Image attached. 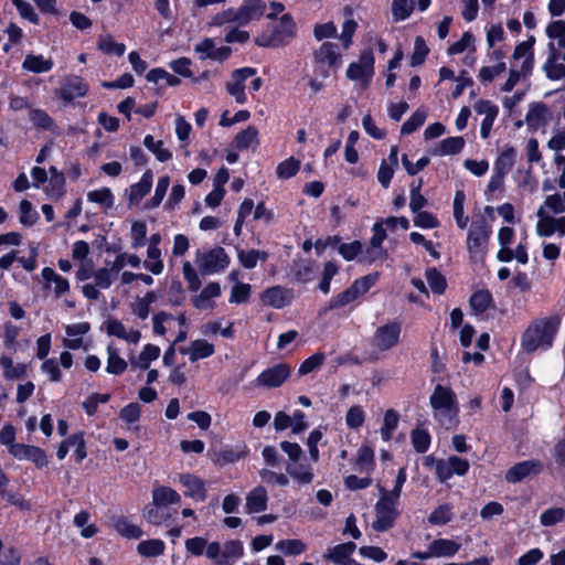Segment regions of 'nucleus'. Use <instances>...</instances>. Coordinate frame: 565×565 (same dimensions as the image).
Listing matches in <instances>:
<instances>
[{"instance_id": "nucleus-6", "label": "nucleus", "mask_w": 565, "mask_h": 565, "mask_svg": "<svg viewBox=\"0 0 565 565\" xmlns=\"http://www.w3.org/2000/svg\"><path fill=\"white\" fill-rule=\"evenodd\" d=\"M377 278L379 274L373 273L356 279L348 289L330 300L326 311L342 308L353 302L360 296L367 292L370 288L377 281Z\"/></svg>"}, {"instance_id": "nucleus-48", "label": "nucleus", "mask_w": 565, "mask_h": 565, "mask_svg": "<svg viewBox=\"0 0 565 565\" xmlns=\"http://www.w3.org/2000/svg\"><path fill=\"white\" fill-rule=\"evenodd\" d=\"M143 267L154 275H160L163 271V262L161 259L160 248L148 247L147 259L143 262Z\"/></svg>"}, {"instance_id": "nucleus-7", "label": "nucleus", "mask_w": 565, "mask_h": 565, "mask_svg": "<svg viewBox=\"0 0 565 565\" xmlns=\"http://www.w3.org/2000/svg\"><path fill=\"white\" fill-rule=\"evenodd\" d=\"M402 324L397 321H390L376 328L371 343L380 352H387L397 347L401 341Z\"/></svg>"}, {"instance_id": "nucleus-60", "label": "nucleus", "mask_w": 565, "mask_h": 565, "mask_svg": "<svg viewBox=\"0 0 565 565\" xmlns=\"http://www.w3.org/2000/svg\"><path fill=\"white\" fill-rule=\"evenodd\" d=\"M565 519V508L554 507L545 510L541 516L540 522L543 526H553Z\"/></svg>"}, {"instance_id": "nucleus-14", "label": "nucleus", "mask_w": 565, "mask_h": 565, "mask_svg": "<svg viewBox=\"0 0 565 565\" xmlns=\"http://www.w3.org/2000/svg\"><path fill=\"white\" fill-rule=\"evenodd\" d=\"M255 73L256 70L252 67L238 68L232 73L231 81L226 83V90L235 98L236 103H246L245 82Z\"/></svg>"}, {"instance_id": "nucleus-38", "label": "nucleus", "mask_w": 565, "mask_h": 565, "mask_svg": "<svg viewBox=\"0 0 565 565\" xmlns=\"http://www.w3.org/2000/svg\"><path fill=\"white\" fill-rule=\"evenodd\" d=\"M23 68L32 73L49 72L53 67L51 58H44L42 55L28 54L22 64Z\"/></svg>"}, {"instance_id": "nucleus-40", "label": "nucleus", "mask_w": 565, "mask_h": 565, "mask_svg": "<svg viewBox=\"0 0 565 565\" xmlns=\"http://www.w3.org/2000/svg\"><path fill=\"white\" fill-rule=\"evenodd\" d=\"M430 546L435 557L454 556L460 550L459 543L447 539L435 540L430 543Z\"/></svg>"}, {"instance_id": "nucleus-36", "label": "nucleus", "mask_w": 565, "mask_h": 565, "mask_svg": "<svg viewBox=\"0 0 565 565\" xmlns=\"http://www.w3.org/2000/svg\"><path fill=\"white\" fill-rule=\"evenodd\" d=\"M128 367V363L120 358L118 350L109 344L107 347V365L106 372L109 374H122Z\"/></svg>"}, {"instance_id": "nucleus-1", "label": "nucleus", "mask_w": 565, "mask_h": 565, "mask_svg": "<svg viewBox=\"0 0 565 565\" xmlns=\"http://www.w3.org/2000/svg\"><path fill=\"white\" fill-rule=\"evenodd\" d=\"M557 328L558 320L556 318H543L534 321L529 326L522 337V348L526 352L550 348Z\"/></svg>"}, {"instance_id": "nucleus-16", "label": "nucleus", "mask_w": 565, "mask_h": 565, "mask_svg": "<svg viewBox=\"0 0 565 565\" xmlns=\"http://www.w3.org/2000/svg\"><path fill=\"white\" fill-rule=\"evenodd\" d=\"M543 469V465L539 460H525L511 467L505 473V480L516 483L527 477L539 475Z\"/></svg>"}, {"instance_id": "nucleus-25", "label": "nucleus", "mask_w": 565, "mask_h": 565, "mask_svg": "<svg viewBox=\"0 0 565 565\" xmlns=\"http://www.w3.org/2000/svg\"><path fill=\"white\" fill-rule=\"evenodd\" d=\"M215 352L214 345L204 339L192 341L188 348L181 349V353L188 354L191 362L206 359Z\"/></svg>"}, {"instance_id": "nucleus-26", "label": "nucleus", "mask_w": 565, "mask_h": 565, "mask_svg": "<svg viewBox=\"0 0 565 565\" xmlns=\"http://www.w3.org/2000/svg\"><path fill=\"white\" fill-rule=\"evenodd\" d=\"M42 277L46 287H52L55 297H61L70 290V282L66 278L58 275L53 268L45 267L42 269Z\"/></svg>"}, {"instance_id": "nucleus-59", "label": "nucleus", "mask_w": 565, "mask_h": 565, "mask_svg": "<svg viewBox=\"0 0 565 565\" xmlns=\"http://www.w3.org/2000/svg\"><path fill=\"white\" fill-rule=\"evenodd\" d=\"M470 49L472 52L476 51L475 36L470 32H463L460 40L451 44L448 49L449 55L460 54L463 51Z\"/></svg>"}, {"instance_id": "nucleus-53", "label": "nucleus", "mask_w": 565, "mask_h": 565, "mask_svg": "<svg viewBox=\"0 0 565 565\" xmlns=\"http://www.w3.org/2000/svg\"><path fill=\"white\" fill-rule=\"evenodd\" d=\"M275 548L286 555H300L306 551L307 546L301 540L294 539L279 541Z\"/></svg>"}, {"instance_id": "nucleus-11", "label": "nucleus", "mask_w": 565, "mask_h": 565, "mask_svg": "<svg viewBox=\"0 0 565 565\" xmlns=\"http://www.w3.org/2000/svg\"><path fill=\"white\" fill-rule=\"evenodd\" d=\"M291 374V367L287 363H278L264 370L255 380L254 384L264 388H276L281 386Z\"/></svg>"}, {"instance_id": "nucleus-9", "label": "nucleus", "mask_w": 565, "mask_h": 565, "mask_svg": "<svg viewBox=\"0 0 565 565\" xmlns=\"http://www.w3.org/2000/svg\"><path fill=\"white\" fill-rule=\"evenodd\" d=\"M374 74V54L366 50L361 53L358 62H353L347 70V76L351 81L360 82L362 88H366Z\"/></svg>"}, {"instance_id": "nucleus-34", "label": "nucleus", "mask_w": 565, "mask_h": 565, "mask_svg": "<svg viewBox=\"0 0 565 565\" xmlns=\"http://www.w3.org/2000/svg\"><path fill=\"white\" fill-rule=\"evenodd\" d=\"M537 223L535 232L541 237H550L555 233L554 222L555 216H552L543 207H539L536 211Z\"/></svg>"}, {"instance_id": "nucleus-23", "label": "nucleus", "mask_w": 565, "mask_h": 565, "mask_svg": "<svg viewBox=\"0 0 565 565\" xmlns=\"http://www.w3.org/2000/svg\"><path fill=\"white\" fill-rule=\"evenodd\" d=\"M221 296V286L217 282H209L202 291L194 296L192 303L196 309L206 310L214 308V299Z\"/></svg>"}, {"instance_id": "nucleus-2", "label": "nucleus", "mask_w": 565, "mask_h": 565, "mask_svg": "<svg viewBox=\"0 0 565 565\" xmlns=\"http://www.w3.org/2000/svg\"><path fill=\"white\" fill-rule=\"evenodd\" d=\"M434 417L446 428L456 424L459 412L457 397L454 391L440 384L436 385L429 397Z\"/></svg>"}, {"instance_id": "nucleus-10", "label": "nucleus", "mask_w": 565, "mask_h": 565, "mask_svg": "<svg viewBox=\"0 0 565 565\" xmlns=\"http://www.w3.org/2000/svg\"><path fill=\"white\" fill-rule=\"evenodd\" d=\"M315 67L323 75H329V70L341 63L339 45L332 42H324L315 51Z\"/></svg>"}, {"instance_id": "nucleus-43", "label": "nucleus", "mask_w": 565, "mask_h": 565, "mask_svg": "<svg viewBox=\"0 0 565 565\" xmlns=\"http://www.w3.org/2000/svg\"><path fill=\"white\" fill-rule=\"evenodd\" d=\"M0 365L3 369V376L7 380H18L25 375L26 366L23 363L14 364L10 356H1Z\"/></svg>"}, {"instance_id": "nucleus-24", "label": "nucleus", "mask_w": 565, "mask_h": 565, "mask_svg": "<svg viewBox=\"0 0 565 565\" xmlns=\"http://www.w3.org/2000/svg\"><path fill=\"white\" fill-rule=\"evenodd\" d=\"M106 329L109 335L117 337L128 343L137 344L141 338V333L135 329H127L122 322L117 319H109L106 322Z\"/></svg>"}, {"instance_id": "nucleus-55", "label": "nucleus", "mask_w": 565, "mask_h": 565, "mask_svg": "<svg viewBox=\"0 0 565 565\" xmlns=\"http://www.w3.org/2000/svg\"><path fill=\"white\" fill-rule=\"evenodd\" d=\"M505 71V63H494L493 65L482 66L479 71L478 78L482 84H488Z\"/></svg>"}, {"instance_id": "nucleus-21", "label": "nucleus", "mask_w": 565, "mask_h": 565, "mask_svg": "<svg viewBox=\"0 0 565 565\" xmlns=\"http://www.w3.org/2000/svg\"><path fill=\"white\" fill-rule=\"evenodd\" d=\"M266 11V3L263 0H244L236 9L238 25H246L253 20L260 19Z\"/></svg>"}, {"instance_id": "nucleus-33", "label": "nucleus", "mask_w": 565, "mask_h": 565, "mask_svg": "<svg viewBox=\"0 0 565 565\" xmlns=\"http://www.w3.org/2000/svg\"><path fill=\"white\" fill-rule=\"evenodd\" d=\"M113 526L120 535L127 539H139L143 534L142 530L126 516L115 518Z\"/></svg>"}, {"instance_id": "nucleus-19", "label": "nucleus", "mask_w": 565, "mask_h": 565, "mask_svg": "<svg viewBox=\"0 0 565 565\" xmlns=\"http://www.w3.org/2000/svg\"><path fill=\"white\" fill-rule=\"evenodd\" d=\"M9 452L20 460L26 459L34 462L35 466L39 468L45 467L47 465V458L45 452L40 447L36 446L23 444L11 445V447L9 448Z\"/></svg>"}, {"instance_id": "nucleus-58", "label": "nucleus", "mask_w": 565, "mask_h": 565, "mask_svg": "<svg viewBox=\"0 0 565 565\" xmlns=\"http://www.w3.org/2000/svg\"><path fill=\"white\" fill-rule=\"evenodd\" d=\"M29 118L40 129H51L54 125V120L43 109L30 108Z\"/></svg>"}, {"instance_id": "nucleus-45", "label": "nucleus", "mask_w": 565, "mask_h": 565, "mask_svg": "<svg viewBox=\"0 0 565 565\" xmlns=\"http://www.w3.org/2000/svg\"><path fill=\"white\" fill-rule=\"evenodd\" d=\"M137 551L145 557H156L164 552V542L158 539L142 541L137 545Z\"/></svg>"}, {"instance_id": "nucleus-27", "label": "nucleus", "mask_w": 565, "mask_h": 565, "mask_svg": "<svg viewBox=\"0 0 565 565\" xmlns=\"http://www.w3.org/2000/svg\"><path fill=\"white\" fill-rule=\"evenodd\" d=\"M268 495L264 487L258 486L254 488L246 495V511L247 513H259L267 509Z\"/></svg>"}, {"instance_id": "nucleus-20", "label": "nucleus", "mask_w": 565, "mask_h": 565, "mask_svg": "<svg viewBox=\"0 0 565 565\" xmlns=\"http://www.w3.org/2000/svg\"><path fill=\"white\" fill-rule=\"evenodd\" d=\"M292 298V290L281 286L267 288L260 296V300L264 305L276 309L286 307L291 302Z\"/></svg>"}, {"instance_id": "nucleus-63", "label": "nucleus", "mask_w": 565, "mask_h": 565, "mask_svg": "<svg viewBox=\"0 0 565 565\" xmlns=\"http://www.w3.org/2000/svg\"><path fill=\"white\" fill-rule=\"evenodd\" d=\"M326 361V354L323 352H317L306 359L299 366V375H307L310 372L319 369Z\"/></svg>"}, {"instance_id": "nucleus-51", "label": "nucleus", "mask_w": 565, "mask_h": 565, "mask_svg": "<svg viewBox=\"0 0 565 565\" xmlns=\"http://www.w3.org/2000/svg\"><path fill=\"white\" fill-rule=\"evenodd\" d=\"M244 554L243 543L238 540L227 541L222 548V559L218 564H223L228 559H238Z\"/></svg>"}, {"instance_id": "nucleus-57", "label": "nucleus", "mask_w": 565, "mask_h": 565, "mask_svg": "<svg viewBox=\"0 0 565 565\" xmlns=\"http://www.w3.org/2000/svg\"><path fill=\"white\" fill-rule=\"evenodd\" d=\"M452 519V508L450 504H441L436 508L428 516V522L433 525H444Z\"/></svg>"}, {"instance_id": "nucleus-50", "label": "nucleus", "mask_w": 565, "mask_h": 565, "mask_svg": "<svg viewBox=\"0 0 565 565\" xmlns=\"http://www.w3.org/2000/svg\"><path fill=\"white\" fill-rule=\"evenodd\" d=\"M87 200L99 204L105 210L110 209L114 205V195L108 188H102L88 192Z\"/></svg>"}, {"instance_id": "nucleus-39", "label": "nucleus", "mask_w": 565, "mask_h": 565, "mask_svg": "<svg viewBox=\"0 0 565 565\" xmlns=\"http://www.w3.org/2000/svg\"><path fill=\"white\" fill-rule=\"evenodd\" d=\"M286 471L299 484H309L313 480L311 468L302 463H287Z\"/></svg>"}, {"instance_id": "nucleus-30", "label": "nucleus", "mask_w": 565, "mask_h": 565, "mask_svg": "<svg viewBox=\"0 0 565 565\" xmlns=\"http://www.w3.org/2000/svg\"><path fill=\"white\" fill-rule=\"evenodd\" d=\"M258 130L254 126H248L246 129L238 132L233 140L234 148L238 150H255L258 147Z\"/></svg>"}, {"instance_id": "nucleus-29", "label": "nucleus", "mask_w": 565, "mask_h": 565, "mask_svg": "<svg viewBox=\"0 0 565 565\" xmlns=\"http://www.w3.org/2000/svg\"><path fill=\"white\" fill-rule=\"evenodd\" d=\"M153 174L150 170H147L140 181L135 183L129 189V203L138 204L150 191L152 186Z\"/></svg>"}, {"instance_id": "nucleus-52", "label": "nucleus", "mask_w": 565, "mask_h": 565, "mask_svg": "<svg viewBox=\"0 0 565 565\" xmlns=\"http://www.w3.org/2000/svg\"><path fill=\"white\" fill-rule=\"evenodd\" d=\"M465 193L462 191H457L454 199V217L456 220L457 226L461 230L466 228L469 222V217L465 215L463 212V203H465Z\"/></svg>"}, {"instance_id": "nucleus-32", "label": "nucleus", "mask_w": 565, "mask_h": 565, "mask_svg": "<svg viewBox=\"0 0 565 565\" xmlns=\"http://www.w3.org/2000/svg\"><path fill=\"white\" fill-rule=\"evenodd\" d=\"M559 60L563 61V55L548 53L547 60L543 65V71L545 72L547 78L552 81H559L565 78V64L559 63Z\"/></svg>"}, {"instance_id": "nucleus-42", "label": "nucleus", "mask_w": 565, "mask_h": 565, "mask_svg": "<svg viewBox=\"0 0 565 565\" xmlns=\"http://www.w3.org/2000/svg\"><path fill=\"white\" fill-rule=\"evenodd\" d=\"M118 270L115 269L113 263H107V267L99 268L93 273L96 286L107 289L111 286L113 281L117 278Z\"/></svg>"}, {"instance_id": "nucleus-12", "label": "nucleus", "mask_w": 565, "mask_h": 565, "mask_svg": "<svg viewBox=\"0 0 565 565\" xmlns=\"http://www.w3.org/2000/svg\"><path fill=\"white\" fill-rule=\"evenodd\" d=\"M535 38L530 36L526 41L519 43L512 54L511 65L520 68L522 73L532 74L534 67V51L533 45Z\"/></svg>"}, {"instance_id": "nucleus-47", "label": "nucleus", "mask_w": 565, "mask_h": 565, "mask_svg": "<svg viewBox=\"0 0 565 565\" xmlns=\"http://www.w3.org/2000/svg\"><path fill=\"white\" fill-rule=\"evenodd\" d=\"M399 414L394 409H387L384 414L383 426L381 428V436L385 441H388L395 429L397 428Z\"/></svg>"}, {"instance_id": "nucleus-54", "label": "nucleus", "mask_w": 565, "mask_h": 565, "mask_svg": "<svg viewBox=\"0 0 565 565\" xmlns=\"http://www.w3.org/2000/svg\"><path fill=\"white\" fill-rule=\"evenodd\" d=\"M344 13L349 17L343 25L342 33L340 35V40L342 41L343 47L348 49L352 42V35L355 32L358 23L351 18L352 9L350 7L344 8Z\"/></svg>"}, {"instance_id": "nucleus-61", "label": "nucleus", "mask_w": 565, "mask_h": 565, "mask_svg": "<svg viewBox=\"0 0 565 565\" xmlns=\"http://www.w3.org/2000/svg\"><path fill=\"white\" fill-rule=\"evenodd\" d=\"M300 168V161L290 157L277 166L276 174L279 179H290Z\"/></svg>"}, {"instance_id": "nucleus-18", "label": "nucleus", "mask_w": 565, "mask_h": 565, "mask_svg": "<svg viewBox=\"0 0 565 565\" xmlns=\"http://www.w3.org/2000/svg\"><path fill=\"white\" fill-rule=\"evenodd\" d=\"M546 34L550 38L548 53L563 55L565 63V21L556 20L551 22L546 28Z\"/></svg>"}, {"instance_id": "nucleus-28", "label": "nucleus", "mask_w": 565, "mask_h": 565, "mask_svg": "<svg viewBox=\"0 0 565 565\" xmlns=\"http://www.w3.org/2000/svg\"><path fill=\"white\" fill-rule=\"evenodd\" d=\"M179 480L186 488L185 495L196 501H204L206 499L204 482L200 478L192 475H181Z\"/></svg>"}, {"instance_id": "nucleus-56", "label": "nucleus", "mask_w": 565, "mask_h": 565, "mask_svg": "<svg viewBox=\"0 0 565 565\" xmlns=\"http://www.w3.org/2000/svg\"><path fill=\"white\" fill-rule=\"evenodd\" d=\"M492 302V296L489 290H478L470 298V306L477 312H484Z\"/></svg>"}, {"instance_id": "nucleus-49", "label": "nucleus", "mask_w": 565, "mask_h": 565, "mask_svg": "<svg viewBox=\"0 0 565 565\" xmlns=\"http://www.w3.org/2000/svg\"><path fill=\"white\" fill-rule=\"evenodd\" d=\"M98 49L106 54H114L117 56L124 55L126 51L125 44L116 42L110 34H106L99 38Z\"/></svg>"}, {"instance_id": "nucleus-62", "label": "nucleus", "mask_w": 565, "mask_h": 565, "mask_svg": "<svg viewBox=\"0 0 565 565\" xmlns=\"http://www.w3.org/2000/svg\"><path fill=\"white\" fill-rule=\"evenodd\" d=\"M146 520L154 525H160L169 519V513L164 511L161 505H148L143 511Z\"/></svg>"}, {"instance_id": "nucleus-3", "label": "nucleus", "mask_w": 565, "mask_h": 565, "mask_svg": "<svg viewBox=\"0 0 565 565\" xmlns=\"http://www.w3.org/2000/svg\"><path fill=\"white\" fill-rule=\"evenodd\" d=\"M376 488L380 495L374 507L375 520L372 527L377 532H384L394 525L399 515L397 510L399 498L388 493V490L381 484H377Z\"/></svg>"}, {"instance_id": "nucleus-46", "label": "nucleus", "mask_w": 565, "mask_h": 565, "mask_svg": "<svg viewBox=\"0 0 565 565\" xmlns=\"http://www.w3.org/2000/svg\"><path fill=\"white\" fill-rule=\"evenodd\" d=\"M143 145L161 162H166L172 158V153L167 148L163 147V141H156L151 135H147L145 137Z\"/></svg>"}, {"instance_id": "nucleus-13", "label": "nucleus", "mask_w": 565, "mask_h": 565, "mask_svg": "<svg viewBox=\"0 0 565 565\" xmlns=\"http://www.w3.org/2000/svg\"><path fill=\"white\" fill-rule=\"evenodd\" d=\"M88 92V84L77 75H67L62 79L61 87L55 94L65 102L84 97Z\"/></svg>"}, {"instance_id": "nucleus-64", "label": "nucleus", "mask_w": 565, "mask_h": 565, "mask_svg": "<svg viewBox=\"0 0 565 565\" xmlns=\"http://www.w3.org/2000/svg\"><path fill=\"white\" fill-rule=\"evenodd\" d=\"M426 279L433 292L440 295L445 291L446 279L436 268L427 269Z\"/></svg>"}, {"instance_id": "nucleus-35", "label": "nucleus", "mask_w": 565, "mask_h": 565, "mask_svg": "<svg viewBox=\"0 0 565 565\" xmlns=\"http://www.w3.org/2000/svg\"><path fill=\"white\" fill-rule=\"evenodd\" d=\"M355 548V543L347 542L329 548L324 557L335 564L342 565L351 556Z\"/></svg>"}, {"instance_id": "nucleus-8", "label": "nucleus", "mask_w": 565, "mask_h": 565, "mask_svg": "<svg viewBox=\"0 0 565 565\" xmlns=\"http://www.w3.org/2000/svg\"><path fill=\"white\" fill-rule=\"evenodd\" d=\"M230 264V257L222 247H214L198 254L196 265L202 275H211L224 270Z\"/></svg>"}, {"instance_id": "nucleus-4", "label": "nucleus", "mask_w": 565, "mask_h": 565, "mask_svg": "<svg viewBox=\"0 0 565 565\" xmlns=\"http://www.w3.org/2000/svg\"><path fill=\"white\" fill-rule=\"evenodd\" d=\"M296 36V23L290 14H284L278 24L258 34L254 42L260 47H280L290 43Z\"/></svg>"}, {"instance_id": "nucleus-41", "label": "nucleus", "mask_w": 565, "mask_h": 565, "mask_svg": "<svg viewBox=\"0 0 565 565\" xmlns=\"http://www.w3.org/2000/svg\"><path fill=\"white\" fill-rule=\"evenodd\" d=\"M180 495L169 487H157L152 491V502L154 505L174 504L180 502Z\"/></svg>"}, {"instance_id": "nucleus-5", "label": "nucleus", "mask_w": 565, "mask_h": 565, "mask_svg": "<svg viewBox=\"0 0 565 565\" xmlns=\"http://www.w3.org/2000/svg\"><path fill=\"white\" fill-rule=\"evenodd\" d=\"M491 236V226L484 217L472 222L467 235V248L473 260H482Z\"/></svg>"}, {"instance_id": "nucleus-31", "label": "nucleus", "mask_w": 565, "mask_h": 565, "mask_svg": "<svg viewBox=\"0 0 565 565\" xmlns=\"http://www.w3.org/2000/svg\"><path fill=\"white\" fill-rule=\"evenodd\" d=\"M160 355V348L154 344H146L138 356H130L132 369L147 370L150 363Z\"/></svg>"}, {"instance_id": "nucleus-15", "label": "nucleus", "mask_w": 565, "mask_h": 565, "mask_svg": "<svg viewBox=\"0 0 565 565\" xmlns=\"http://www.w3.org/2000/svg\"><path fill=\"white\" fill-rule=\"evenodd\" d=\"M473 108L478 115L483 116L480 135L483 139H487L490 136L493 122L498 117L499 107L490 100L479 99L475 103Z\"/></svg>"}, {"instance_id": "nucleus-22", "label": "nucleus", "mask_w": 565, "mask_h": 565, "mask_svg": "<svg viewBox=\"0 0 565 565\" xmlns=\"http://www.w3.org/2000/svg\"><path fill=\"white\" fill-rule=\"evenodd\" d=\"M551 119V111L543 103H535L530 105L525 116V124L530 130H537L547 125Z\"/></svg>"}, {"instance_id": "nucleus-44", "label": "nucleus", "mask_w": 565, "mask_h": 565, "mask_svg": "<svg viewBox=\"0 0 565 565\" xmlns=\"http://www.w3.org/2000/svg\"><path fill=\"white\" fill-rule=\"evenodd\" d=\"M237 257L244 268L252 269L258 260L265 262L268 258V253L258 249L239 250Z\"/></svg>"}, {"instance_id": "nucleus-17", "label": "nucleus", "mask_w": 565, "mask_h": 565, "mask_svg": "<svg viewBox=\"0 0 565 565\" xmlns=\"http://www.w3.org/2000/svg\"><path fill=\"white\" fill-rule=\"evenodd\" d=\"M194 52L199 54L201 60L210 58L213 61L223 62L228 58L232 50L228 46L216 47L212 39L205 38L195 44Z\"/></svg>"}, {"instance_id": "nucleus-37", "label": "nucleus", "mask_w": 565, "mask_h": 565, "mask_svg": "<svg viewBox=\"0 0 565 565\" xmlns=\"http://www.w3.org/2000/svg\"><path fill=\"white\" fill-rule=\"evenodd\" d=\"M515 158V148L507 147L494 161L493 171L507 175L513 168Z\"/></svg>"}]
</instances>
